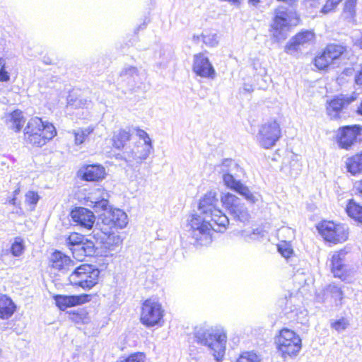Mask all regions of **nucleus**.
I'll return each mask as SVG.
<instances>
[{"label": "nucleus", "mask_w": 362, "mask_h": 362, "mask_svg": "<svg viewBox=\"0 0 362 362\" xmlns=\"http://www.w3.org/2000/svg\"><path fill=\"white\" fill-rule=\"evenodd\" d=\"M356 83L358 85H362V66L358 73V74L356 76Z\"/></svg>", "instance_id": "50"}, {"label": "nucleus", "mask_w": 362, "mask_h": 362, "mask_svg": "<svg viewBox=\"0 0 362 362\" xmlns=\"http://www.w3.org/2000/svg\"><path fill=\"white\" fill-rule=\"evenodd\" d=\"M221 202L235 220L243 223L250 220V214L247 207L235 194L230 192L223 193L221 196Z\"/></svg>", "instance_id": "9"}, {"label": "nucleus", "mask_w": 362, "mask_h": 362, "mask_svg": "<svg viewBox=\"0 0 362 362\" xmlns=\"http://www.w3.org/2000/svg\"><path fill=\"white\" fill-rule=\"evenodd\" d=\"M47 122H43L41 118L35 117L31 118L24 129V135L33 133H41L44 131Z\"/></svg>", "instance_id": "30"}, {"label": "nucleus", "mask_w": 362, "mask_h": 362, "mask_svg": "<svg viewBox=\"0 0 362 362\" xmlns=\"http://www.w3.org/2000/svg\"><path fill=\"white\" fill-rule=\"evenodd\" d=\"M237 362H261V359L255 353L246 351L240 356Z\"/></svg>", "instance_id": "39"}, {"label": "nucleus", "mask_w": 362, "mask_h": 362, "mask_svg": "<svg viewBox=\"0 0 362 362\" xmlns=\"http://www.w3.org/2000/svg\"><path fill=\"white\" fill-rule=\"evenodd\" d=\"M16 198L15 197H13V198H12L10 201H9V204H12V205H16Z\"/></svg>", "instance_id": "54"}, {"label": "nucleus", "mask_w": 362, "mask_h": 362, "mask_svg": "<svg viewBox=\"0 0 362 362\" xmlns=\"http://www.w3.org/2000/svg\"><path fill=\"white\" fill-rule=\"evenodd\" d=\"M279 251L282 255L283 257L288 258L292 254V250L289 247H286L283 249L282 247L279 246Z\"/></svg>", "instance_id": "48"}, {"label": "nucleus", "mask_w": 362, "mask_h": 362, "mask_svg": "<svg viewBox=\"0 0 362 362\" xmlns=\"http://www.w3.org/2000/svg\"><path fill=\"white\" fill-rule=\"evenodd\" d=\"M194 337L198 343L209 348L217 362L222 361L227 340L226 333L223 328L196 327Z\"/></svg>", "instance_id": "3"}, {"label": "nucleus", "mask_w": 362, "mask_h": 362, "mask_svg": "<svg viewBox=\"0 0 362 362\" xmlns=\"http://www.w3.org/2000/svg\"><path fill=\"white\" fill-rule=\"evenodd\" d=\"M109 197L108 192L105 189H95L86 197L87 205L93 207L97 213L101 211L107 212L108 209L110 208Z\"/></svg>", "instance_id": "13"}, {"label": "nucleus", "mask_w": 362, "mask_h": 362, "mask_svg": "<svg viewBox=\"0 0 362 362\" xmlns=\"http://www.w3.org/2000/svg\"><path fill=\"white\" fill-rule=\"evenodd\" d=\"M243 90L245 92L250 93V92H252L254 89L251 85L245 84L243 86Z\"/></svg>", "instance_id": "51"}, {"label": "nucleus", "mask_w": 362, "mask_h": 362, "mask_svg": "<svg viewBox=\"0 0 362 362\" xmlns=\"http://www.w3.org/2000/svg\"><path fill=\"white\" fill-rule=\"evenodd\" d=\"M278 351L284 358L297 356L302 348L301 339L294 331L282 329L276 338Z\"/></svg>", "instance_id": "4"}, {"label": "nucleus", "mask_w": 362, "mask_h": 362, "mask_svg": "<svg viewBox=\"0 0 362 362\" xmlns=\"http://www.w3.org/2000/svg\"><path fill=\"white\" fill-rule=\"evenodd\" d=\"M362 127L360 125L345 126L339 129L337 143L341 148L348 150L361 139Z\"/></svg>", "instance_id": "12"}, {"label": "nucleus", "mask_w": 362, "mask_h": 362, "mask_svg": "<svg viewBox=\"0 0 362 362\" xmlns=\"http://www.w3.org/2000/svg\"><path fill=\"white\" fill-rule=\"evenodd\" d=\"M257 235L255 230H253L252 233L243 231L242 236L246 241H250V240L255 239V236Z\"/></svg>", "instance_id": "47"}, {"label": "nucleus", "mask_w": 362, "mask_h": 362, "mask_svg": "<svg viewBox=\"0 0 362 362\" xmlns=\"http://www.w3.org/2000/svg\"><path fill=\"white\" fill-rule=\"evenodd\" d=\"M192 69L194 72L203 78H214L216 71L207 57L203 53L194 56Z\"/></svg>", "instance_id": "15"}, {"label": "nucleus", "mask_w": 362, "mask_h": 362, "mask_svg": "<svg viewBox=\"0 0 362 362\" xmlns=\"http://www.w3.org/2000/svg\"><path fill=\"white\" fill-rule=\"evenodd\" d=\"M354 189L356 193L358 194L362 197V180L355 183Z\"/></svg>", "instance_id": "49"}, {"label": "nucleus", "mask_w": 362, "mask_h": 362, "mask_svg": "<svg viewBox=\"0 0 362 362\" xmlns=\"http://www.w3.org/2000/svg\"><path fill=\"white\" fill-rule=\"evenodd\" d=\"M16 309V306L10 298L5 295H0V319L10 318Z\"/></svg>", "instance_id": "27"}, {"label": "nucleus", "mask_w": 362, "mask_h": 362, "mask_svg": "<svg viewBox=\"0 0 362 362\" xmlns=\"http://www.w3.org/2000/svg\"><path fill=\"white\" fill-rule=\"evenodd\" d=\"M11 128L16 132L21 129L25 122L23 114L20 110H15L11 114L10 118Z\"/></svg>", "instance_id": "34"}, {"label": "nucleus", "mask_w": 362, "mask_h": 362, "mask_svg": "<svg viewBox=\"0 0 362 362\" xmlns=\"http://www.w3.org/2000/svg\"><path fill=\"white\" fill-rule=\"evenodd\" d=\"M300 170V168L297 169L296 172V173H293L292 171L291 172V175H293V176H296L298 174V171Z\"/></svg>", "instance_id": "56"}, {"label": "nucleus", "mask_w": 362, "mask_h": 362, "mask_svg": "<svg viewBox=\"0 0 362 362\" xmlns=\"http://www.w3.org/2000/svg\"><path fill=\"white\" fill-rule=\"evenodd\" d=\"M119 78L122 83H125L129 90H134L141 83V76L138 69L133 66H124L120 72Z\"/></svg>", "instance_id": "19"}, {"label": "nucleus", "mask_w": 362, "mask_h": 362, "mask_svg": "<svg viewBox=\"0 0 362 362\" xmlns=\"http://www.w3.org/2000/svg\"><path fill=\"white\" fill-rule=\"evenodd\" d=\"M25 250L23 240L20 237H16L11 247V252L14 257L21 256Z\"/></svg>", "instance_id": "37"}, {"label": "nucleus", "mask_w": 362, "mask_h": 362, "mask_svg": "<svg viewBox=\"0 0 362 362\" xmlns=\"http://www.w3.org/2000/svg\"><path fill=\"white\" fill-rule=\"evenodd\" d=\"M226 182L230 185V189L243 196L248 202L255 204L261 196L258 193L252 192L247 186L242 182H234L231 177H226Z\"/></svg>", "instance_id": "25"}, {"label": "nucleus", "mask_w": 362, "mask_h": 362, "mask_svg": "<svg viewBox=\"0 0 362 362\" xmlns=\"http://www.w3.org/2000/svg\"><path fill=\"white\" fill-rule=\"evenodd\" d=\"M349 325V322L345 317H341L331 322V327L340 332L344 331Z\"/></svg>", "instance_id": "40"}, {"label": "nucleus", "mask_w": 362, "mask_h": 362, "mask_svg": "<svg viewBox=\"0 0 362 362\" xmlns=\"http://www.w3.org/2000/svg\"><path fill=\"white\" fill-rule=\"evenodd\" d=\"M345 51L346 48L344 46L334 44L327 45L324 50L328 58L331 59L334 64H335V61H337Z\"/></svg>", "instance_id": "32"}, {"label": "nucleus", "mask_w": 362, "mask_h": 362, "mask_svg": "<svg viewBox=\"0 0 362 362\" xmlns=\"http://www.w3.org/2000/svg\"><path fill=\"white\" fill-rule=\"evenodd\" d=\"M117 362H146V355L142 352L132 354L128 357L120 359Z\"/></svg>", "instance_id": "41"}, {"label": "nucleus", "mask_w": 362, "mask_h": 362, "mask_svg": "<svg viewBox=\"0 0 362 362\" xmlns=\"http://www.w3.org/2000/svg\"><path fill=\"white\" fill-rule=\"evenodd\" d=\"M56 305L61 310H65L67 308L82 305L90 300V296L88 294L77 296L58 295L54 297Z\"/></svg>", "instance_id": "22"}, {"label": "nucleus", "mask_w": 362, "mask_h": 362, "mask_svg": "<svg viewBox=\"0 0 362 362\" xmlns=\"http://www.w3.org/2000/svg\"><path fill=\"white\" fill-rule=\"evenodd\" d=\"M314 37L315 34L312 31L305 30L300 32L292 37L286 44L285 51L289 54L296 52L299 49L300 45L303 46L311 42Z\"/></svg>", "instance_id": "24"}, {"label": "nucleus", "mask_w": 362, "mask_h": 362, "mask_svg": "<svg viewBox=\"0 0 362 362\" xmlns=\"http://www.w3.org/2000/svg\"><path fill=\"white\" fill-rule=\"evenodd\" d=\"M202 39L203 42L209 47H215L218 43V37L217 34H209V35H201L200 36H197V39L199 40V38ZM194 38H196V36H194Z\"/></svg>", "instance_id": "38"}, {"label": "nucleus", "mask_w": 362, "mask_h": 362, "mask_svg": "<svg viewBox=\"0 0 362 362\" xmlns=\"http://www.w3.org/2000/svg\"><path fill=\"white\" fill-rule=\"evenodd\" d=\"M334 3H335L337 6L342 0H332Z\"/></svg>", "instance_id": "58"}, {"label": "nucleus", "mask_w": 362, "mask_h": 362, "mask_svg": "<svg viewBox=\"0 0 362 362\" xmlns=\"http://www.w3.org/2000/svg\"><path fill=\"white\" fill-rule=\"evenodd\" d=\"M70 216L76 226L86 230L92 229L95 222L93 212L85 207H76L71 211Z\"/></svg>", "instance_id": "14"}, {"label": "nucleus", "mask_w": 362, "mask_h": 362, "mask_svg": "<svg viewBox=\"0 0 362 362\" xmlns=\"http://www.w3.org/2000/svg\"><path fill=\"white\" fill-rule=\"evenodd\" d=\"M88 100L84 98H74V95L70 94L67 98V104L69 106L78 107H83L88 105Z\"/></svg>", "instance_id": "42"}, {"label": "nucleus", "mask_w": 362, "mask_h": 362, "mask_svg": "<svg viewBox=\"0 0 362 362\" xmlns=\"http://www.w3.org/2000/svg\"><path fill=\"white\" fill-rule=\"evenodd\" d=\"M40 199L37 193L33 191H28L25 194V202L26 204L32 206V209L35 208V206L37 204Z\"/></svg>", "instance_id": "43"}, {"label": "nucleus", "mask_w": 362, "mask_h": 362, "mask_svg": "<svg viewBox=\"0 0 362 362\" xmlns=\"http://www.w3.org/2000/svg\"><path fill=\"white\" fill-rule=\"evenodd\" d=\"M139 136L144 140V142H139L132 149L125 148L123 152L122 157L130 166L140 165L144 160L148 157L152 148L151 139L146 132L139 130Z\"/></svg>", "instance_id": "7"}, {"label": "nucleus", "mask_w": 362, "mask_h": 362, "mask_svg": "<svg viewBox=\"0 0 362 362\" xmlns=\"http://www.w3.org/2000/svg\"><path fill=\"white\" fill-rule=\"evenodd\" d=\"M94 128L89 126L86 128H78L72 131L74 136V143L76 145H80L85 142L88 136L93 133Z\"/></svg>", "instance_id": "33"}, {"label": "nucleus", "mask_w": 362, "mask_h": 362, "mask_svg": "<svg viewBox=\"0 0 362 362\" xmlns=\"http://www.w3.org/2000/svg\"><path fill=\"white\" fill-rule=\"evenodd\" d=\"M259 2V0H249V3L253 6H256Z\"/></svg>", "instance_id": "53"}, {"label": "nucleus", "mask_w": 362, "mask_h": 362, "mask_svg": "<svg viewBox=\"0 0 362 362\" xmlns=\"http://www.w3.org/2000/svg\"><path fill=\"white\" fill-rule=\"evenodd\" d=\"M66 245L71 250L74 257L82 261L85 257L93 256L95 253V245L91 240L85 239L84 236L78 233H71L65 238Z\"/></svg>", "instance_id": "5"}, {"label": "nucleus", "mask_w": 362, "mask_h": 362, "mask_svg": "<svg viewBox=\"0 0 362 362\" xmlns=\"http://www.w3.org/2000/svg\"><path fill=\"white\" fill-rule=\"evenodd\" d=\"M337 5L334 3L332 0H327L326 4L322 8L321 12L324 14H327L337 8Z\"/></svg>", "instance_id": "45"}, {"label": "nucleus", "mask_w": 362, "mask_h": 362, "mask_svg": "<svg viewBox=\"0 0 362 362\" xmlns=\"http://www.w3.org/2000/svg\"><path fill=\"white\" fill-rule=\"evenodd\" d=\"M317 228L325 240L334 244L344 243L349 238V228L343 223L324 221Z\"/></svg>", "instance_id": "8"}, {"label": "nucleus", "mask_w": 362, "mask_h": 362, "mask_svg": "<svg viewBox=\"0 0 362 362\" xmlns=\"http://www.w3.org/2000/svg\"><path fill=\"white\" fill-rule=\"evenodd\" d=\"M357 3V0H346L344 4V11L346 13H349L351 17L355 15V7Z\"/></svg>", "instance_id": "44"}, {"label": "nucleus", "mask_w": 362, "mask_h": 362, "mask_svg": "<svg viewBox=\"0 0 362 362\" xmlns=\"http://www.w3.org/2000/svg\"><path fill=\"white\" fill-rule=\"evenodd\" d=\"M346 211L351 218L362 223V206L350 199L346 205Z\"/></svg>", "instance_id": "31"}, {"label": "nucleus", "mask_w": 362, "mask_h": 362, "mask_svg": "<svg viewBox=\"0 0 362 362\" xmlns=\"http://www.w3.org/2000/svg\"><path fill=\"white\" fill-rule=\"evenodd\" d=\"M284 230H288V231H289V229H288V228H281V232H284Z\"/></svg>", "instance_id": "59"}, {"label": "nucleus", "mask_w": 362, "mask_h": 362, "mask_svg": "<svg viewBox=\"0 0 362 362\" xmlns=\"http://www.w3.org/2000/svg\"><path fill=\"white\" fill-rule=\"evenodd\" d=\"M163 316V310L161 305L157 301L148 299L142 305L141 321L147 327L158 325Z\"/></svg>", "instance_id": "11"}, {"label": "nucleus", "mask_w": 362, "mask_h": 362, "mask_svg": "<svg viewBox=\"0 0 362 362\" xmlns=\"http://www.w3.org/2000/svg\"><path fill=\"white\" fill-rule=\"evenodd\" d=\"M78 176L88 182L99 181L105 178V169L98 164L85 165L78 171Z\"/></svg>", "instance_id": "21"}, {"label": "nucleus", "mask_w": 362, "mask_h": 362, "mask_svg": "<svg viewBox=\"0 0 362 362\" xmlns=\"http://www.w3.org/2000/svg\"><path fill=\"white\" fill-rule=\"evenodd\" d=\"M10 78L8 73L5 70L4 64L0 69V81H8Z\"/></svg>", "instance_id": "46"}, {"label": "nucleus", "mask_w": 362, "mask_h": 362, "mask_svg": "<svg viewBox=\"0 0 362 362\" xmlns=\"http://www.w3.org/2000/svg\"><path fill=\"white\" fill-rule=\"evenodd\" d=\"M315 65L318 69L321 70L325 69L330 66H334V64L332 62L331 59L328 58L324 51L320 55L315 58Z\"/></svg>", "instance_id": "36"}, {"label": "nucleus", "mask_w": 362, "mask_h": 362, "mask_svg": "<svg viewBox=\"0 0 362 362\" xmlns=\"http://www.w3.org/2000/svg\"><path fill=\"white\" fill-rule=\"evenodd\" d=\"M325 292L326 296H329L335 302L339 301V303L341 304L344 294L340 287L334 284H329L326 287Z\"/></svg>", "instance_id": "35"}, {"label": "nucleus", "mask_w": 362, "mask_h": 362, "mask_svg": "<svg viewBox=\"0 0 362 362\" xmlns=\"http://www.w3.org/2000/svg\"><path fill=\"white\" fill-rule=\"evenodd\" d=\"M347 252L345 250H340L334 252L332 257L331 266L332 272L335 277L345 280L347 276L348 265L346 259Z\"/></svg>", "instance_id": "18"}, {"label": "nucleus", "mask_w": 362, "mask_h": 362, "mask_svg": "<svg viewBox=\"0 0 362 362\" xmlns=\"http://www.w3.org/2000/svg\"><path fill=\"white\" fill-rule=\"evenodd\" d=\"M218 205L217 193L209 191L199 200V213L188 219L187 231L195 244L207 245L212 241V231L223 233L226 230L229 219Z\"/></svg>", "instance_id": "1"}, {"label": "nucleus", "mask_w": 362, "mask_h": 362, "mask_svg": "<svg viewBox=\"0 0 362 362\" xmlns=\"http://www.w3.org/2000/svg\"><path fill=\"white\" fill-rule=\"evenodd\" d=\"M281 131L276 120H269L262 124L257 134L259 145L264 148H271L280 139Z\"/></svg>", "instance_id": "10"}, {"label": "nucleus", "mask_w": 362, "mask_h": 362, "mask_svg": "<svg viewBox=\"0 0 362 362\" xmlns=\"http://www.w3.org/2000/svg\"><path fill=\"white\" fill-rule=\"evenodd\" d=\"M19 192H20L19 189H16V190L13 192V194H14V197H16V196L17 194H18Z\"/></svg>", "instance_id": "57"}, {"label": "nucleus", "mask_w": 362, "mask_h": 362, "mask_svg": "<svg viewBox=\"0 0 362 362\" xmlns=\"http://www.w3.org/2000/svg\"><path fill=\"white\" fill-rule=\"evenodd\" d=\"M57 134L56 129L51 123H47L45 129L41 133H33L24 135V140L26 143L34 146L41 147L47 141L53 139Z\"/></svg>", "instance_id": "17"}, {"label": "nucleus", "mask_w": 362, "mask_h": 362, "mask_svg": "<svg viewBox=\"0 0 362 362\" xmlns=\"http://www.w3.org/2000/svg\"><path fill=\"white\" fill-rule=\"evenodd\" d=\"M346 166L347 171L353 175L362 173V151L348 158Z\"/></svg>", "instance_id": "28"}, {"label": "nucleus", "mask_w": 362, "mask_h": 362, "mask_svg": "<svg viewBox=\"0 0 362 362\" xmlns=\"http://www.w3.org/2000/svg\"><path fill=\"white\" fill-rule=\"evenodd\" d=\"M310 6H314L319 0H305Z\"/></svg>", "instance_id": "52"}, {"label": "nucleus", "mask_w": 362, "mask_h": 362, "mask_svg": "<svg viewBox=\"0 0 362 362\" xmlns=\"http://www.w3.org/2000/svg\"><path fill=\"white\" fill-rule=\"evenodd\" d=\"M100 271L90 264H82L74 269L69 276L71 285L89 290L98 282Z\"/></svg>", "instance_id": "6"}, {"label": "nucleus", "mask_w": 362, "mask_h": 362, "mask_svg": "<svg viewBox=\"0 0 362 362\" xmlns=\"http://www.w3.org/2000/svg\"><path fill=\"white\" fill-rule=\"evenodd\" d=\"M220 168L223 181L228 188H230V185L226 182V177H231L234 182H241L238 178L240 177L239 174L243 173V169L235 161L228 158L224 159Z\"/></svg>", "instance_id": "20"}, {"label": "nucleus", "mask_w": 362, "mask_h": 362, "mask_svg": "<svg viewBox=\"0 0 362 362\" xmlns=\"http://www.w3.org/2000/svg\"><path fill=\"white\" fill-rule=\"evenodd\" d=\"M357 112L359 115H362V101H361L360 106L358 107Z\"/></svg>", "instance_id": "55"}, {"label": "nucleus", "mask_w": 362, "mask_h": 362, "mask_svg": "<svg viewBox=\"0 0 362 362\" xmlns=\"http://www.w3.org/2000/svg\"><path fill=\"white\" fill-rule=\"evenodd\" d=\"M132 134L129 128L119 129L113 132L112 142L113 147L117 149L125 148L127 142L131 140Z\"/></svg>", "instance_id": "26"}, {"label": "nucleus", "mask_w": 362, "mask_h": 362, "mask_svg": "<svg viewBox=\"0 0 362 362\" xmlns=\"http://www.w3.org/2000/svg\"><path fill=\"white\" fill-rule=\"evenodd\" d=\"M288 13L285 8H278L275 10L274 22L272 25L273 35L277 41L286 38L284 30L288 27Z\"/></svg>", "instance_id": "16"}, {"label": "nucleus", "mask_w": 362, "mask_h": 362, "mask_svg": "<svg viewBox=\"0 0 362 362\" xmlns=\"http://www.w3.org/2000/svg\"><path fill=\"white\" fill-rule=\"evenodd\" d=\"M101 222L97 223L98 230L104 237L103 243L108 249L119 246L122 243V238L119 232L127 224V215L119 209L110 210L100 216Z\"/></svg>", "instance_id": "2"}, {"label": "nucleus", "mask_w": 362, "mask_h": 362, "mask_svg": "<svg viewBox=\"0 0 362 362\" xmlns=\"http://www.w3.org/2000/svg\"><path fill=\"white\" fill-rule=\"evenodd\" d=\"M49 265L62 273L71 269L74 267V262L70 257L60 251L53 252L49 259Z\"/></svg>", "instance_id": "23"}, {"label": "nucleus", "mask_w": 362, "mask_h": 362, "mask_svg": "<svg viewBox=\"0 0 362 362\" xmlns=\"http://www.w3.org/2000/svg\"><path fill=\"white\" fill-rule=\"evenodd\" d=\"M349 104V101L342 98H336L332 100L327 107L328 115L332 118H337L341 110Z\"/></svg>", "instance_id": "29"}]
</instances>
